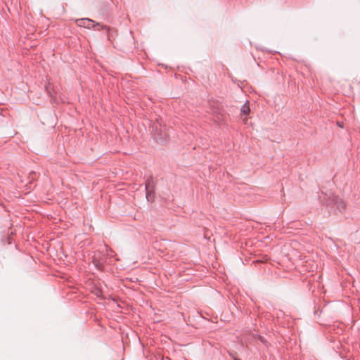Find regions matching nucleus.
<instances>
[{
	"instance_id": "f257e3e1",
	"label": "nucleus",
	"mask_w": 360,
	"mask_h": 360,
	"mask_svg": "<svg viewBox=\"0 0 360 360\" xmlns=\"http://www.w3.org/2000/svg\"><path fill=\"white\" fill-rule=\"evenodd\" d=\"M76 23L79 27L87 29L93 28L96 26L94 22L89 18H81L76 20Z\"/></svg>"
},
{
	"instance_id": "f03ea898",
	"label": "nucleus",
	"mask_w": 360,
	"mask_h": 360,
	"mask_svg": "<svg viewBox=\"0 0 360 360\" xmlns=\"http://www.w3.org/2000/svg\"><path fill=\"white\" fill-rule=\"evenodd\" d=\"M250 111V107L248 105V102L247 101L246 103H245L241 108V113L248 115Z\"/></svg>"
},
{
	"instance_id": "7ed1b4c3",
	"label": "nucleus",
	"mask_w": 360,
	"mask_h": 360,
	"mask_svg": "<svg viewBox=\"0 0 360 360\" xmlns=\"http://www.w3.org/2000/svg\"><path fill=\"white\" fill-rule=\"evenodd\" d=\"M146 189L147 191H146V198H147L148 200V201L152 200L153 196H152L151 191H149V183L148 182L146 184Z\"/></svg>"
},
{
	"instance_id": "20e7f679",
	"label": "nucleus",
	"mask_w": 360,
	"mask_h": 360,
	"mask_svg": "<svg viewBox=\"0 0 360 360\" xmlns=\"http://www.w3.org/2000/svg\"><path fill=\"white\" fill-rule=\"evenodd\" d=\"M51 97H52V98H53V99H54V100L56 99L55 96H53V95H51Z\"/></svg>"
}]
</instances>
